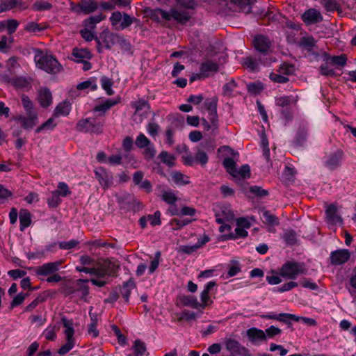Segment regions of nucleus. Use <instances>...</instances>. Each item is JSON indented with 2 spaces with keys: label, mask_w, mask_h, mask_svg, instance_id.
<instances>
[{
  "label": "nucleus",
  "mask_w": 356,
  "mask_h": 356,
  "mask_svg": "<svg viewBox=\"0 0 356 356\" xmlns=\"http://www.w3.org/2000/svg\"><path fill=\"white\" fill-rule=\"evenodd\" d=\"M148 221L152 226L159 225L161 224V212L156 211L153 215H148Z\"/></svg>",
  "instance_id": "obj_60"
},
{
  "label": "nucleus",
  "mask_w": 356,
  "mask_h": 356,
  "mask_svg": "<svg viewBox=\"0 0 356 356\" xmlns=\"http://www.w3.org/2000/svg\"><path fill=\"white\" fill-rule=\"evenodd\" d=\"M234 218V214L229 205H224L221 207V214L216 215V222L221 224L220 232H229L231 226L229 224Z\"/></svg>",
  "instance_id": "obj_6"
},
{
  "label": "nucleus",
  "mask_w": 356,
  "mask_h": 356,
  "mask_svg": "<svg viewBox=\"0 0 356 356\" xmlns=\"http://www.w3.org/2000/svg\"><path fill=\"white\" fill-rule=\"evenodd\" d=\"M223 165L227 172L232 175L234 173L236 168V161L234 158L227 157L223 161Z\"/></svg>",
  "instance_id": "obj_46"
},
{
  "label": "nucleus",
  "mask_w": 356,
  "mask_h": 356,
  "mask_svg": "<svg viewBox=\"0 0 356 356\" xmlns=\"http://www.w3.org/2000/svg\"><path fill=\"white\" fill-rule=\"evenodd\" d=\"M97 88V86L94 78H90L88 80L83 81L77 86L79 90L89 89L90 90H95Z\"/></svg>",
  "instance_id": "obj_41"
},
{
  "label": "nucleus",
  "mask_w": 356,
  "mask_h": 356,
  "mask_svg": "<svg viewBox=\"0 0 356 356\" xmlns=\"http://www.w3.org/2000/svg\"><path fill=\"white\" fill-rule=\"evenodd\" d=\"M2 79L4 81H6L8 82L11 81L12 83L17 88H27L29 86V82L28 81V80L23 77H17L12 80H9L8 79H6V78L2 76Z\"/></svg>",
  "instance_id": "obj_39"
},
{
  "label": "nucleus",
  "mask_w": 356,
  "mask_h": 356,
  "mask_svg": "<svg viewBox=\"0 0 356 356\" xmlns=\"http://www.w3.org/2000/svg\"><path fill=\"white\" fill-rule=\"evenodd\" d=\"M96 178L103 188H108L112 183V175L103 168H97L95 170Z\"/></svg>",
  "instance_id": "obj_15"
},
{
  "label": "nucleus",
  "mask_w": 356,
  "mask_h": 356,
  "mask_svg": "<svg viewBox=\"0 0 356 356\" xmlns=\"http://www.w3.org/2000/svg\"><path fill=\"white\" fill-rule=\"evenodd\" d=\"M171 179L175 184L179 186L186 185L190 183L188 177L179 172H172Z\"/></svg>",
  "instance_id": "obj_34"
},
{
  "label": "nucleus",
  "mask_w": 356,
  "mask_h": 356,
  "mask_svg": "<svg viewBox=\"0 0 356 356\" xmlns=\"http://www.w3.org/2000/svg\"><path fill=\"white\" fill-rule=\"evenodd\" d=\"M153 16L158 20H172L179 22L185 23L190 19V14L188 12L179 9H171L169 11L161 8H156L153 10Z\"/></svg>",
  "instance_id": "obj_2"
},
{
  "label": "nucleus",
  "mask_w": 356,
  "mask_h": 356,
  "mask_svg": "<svg viewBox=\"0 0 356 356\" xmlns=\"http://www.w3.org/2000/svg\"><path fill=\"white\" fill-rule=\"evenodd\" d=\"M218 64L213 60H205L200 66V72L204 76H208L211 73L217 71Z\"/></svg>",
  "instance_id": "obj_25"
},
{
  "label": "nucleus",
  "mask_w": 356,
  "mask_h": 356,
  "mask_svg": "<svg viewBox=\"0 0 356 356\" xmlns=\"http://www.w3.org/2000/svg\"><path fill=\"white\" fill-rule=\"evenodd\" d=\"M113 82L111 79L108 78L106 76H102L101 78V85L102 88L106 91V94L108 95H111L114 93L113 90L112 89Z\"/></svg>",
  "instance_id": "obj_40"
},
{
  "label": "nucleus",
  "mask_w": 356,
  "mask_h": 356,
  "mask_svg": "<svg viewBox=\"0 0 356 356\" xmlns=\"http://www.w3.org/2000/svg\"><path fill=\"white\" fill-rule=\"evenodd\" d=\"M22 104L26 113L37 112L33 106L32 101L25 95L22 96Z\"/></svg>",
  "instance_id": "obj_43"
},
{
  "label": "nucleus",
  "mask_w": 356,
  "mask_h": 356,
  "mask_svg": "<svg viewBox=\"0 0 356 356\" xmlns=\"http://www.w3.org/2000/svg\"><path fill=\"white\" fill-rule=\"evenodd\" d=\"M278 72L288 77L294 72V67L292 65L284 63L280 65Z\"/></svg>",
  "instance_id": "obj_55"
},
{
  "label": "nucleus",
  "mask_w": 356,
  "mask_h": 356,
  "mask_svg": "<svg viewBox=\"0 0 356 356\" xmlns=\"http://www.w3.org/2000/svg\"><path fill=\"white\" fill-rule=\"evenodd\" d=\"M14 42V38L13 36H10L9 38L3 35L1 37L0 40V52L6 53L11 48V44Z\"/></svg>",
  "instance_id": "obj_36"
},
{
  "label": "nucleus",
  "mask_w": 356,
  "mask_h": 356,
  "mask_svg": "<svg viewBox=\"0 0 356 356\" xmlns=\"http://www.w3.org/2000/svg\"><path fill=\"white\" fill-rule=\"evenodd\" d=\"M20 230L23 231L31 224V213L26 209H21L19 214Z\"/></svg>",
  "instance_id": "obj_26"
},
{
  "label": "nucleus",
  "mask_w": 356,
  "mask_h": 356,
  "mask_svg": "<svg viewBox=\"0 0 356 356\" xmlns=\"http://www.w3.org/2000/svg\"><path fill=\"white\" fill-rule=\"evenodd\" d=\"M243 65L251 70H256L257 69L258 63L253 58L247 57L243 60Z\"/></svg>",
  "instance_id": "obj_63"
},
{
  "label": "nucleus",
  "mask_w": 356,
  "mask_h": 356,
  "mask_svg": "<svg viewBox=\"0 0 356 356\" xmlns=\"http://www.w3.org/2000/svg\"><path fill=\"white\" fill-rule=\"evenodd\" d=\"M33 8L35 10H47L51 8V5L45 1H37L33 4Z\"/></svg>",
  "instance_id": "obj_61"
},
{
  "label": "nucleus",
  "mask_w": 356,
  "mask_h": 356,
  "mask_svg": "<svg viewBox=\"0 0 356 356\" xmlns=\"http://www.w3.org/2000/svg\"><path fill=\"white\" fill-rule=\"evenodd\" d=\"M111 25L115 30H123L133 23V18L126 13L116 11L110 17Z\"/></svg>",
  "instance_id": "obj_7"
},
{
  "label": "nucleus",
  "mask_w": 356,
  "mask_h": 356,
  "mask_svg": "<svg viewBox=\"0 0 356 356\" xmlns=\"http://www.w3.org/2000/svg\"><path fill=\"white\" fill-rule=\"evenodd\" d=\"M150 144L149 140L143 134H140L136 139V145L139 148H145Z\"/></svg>",
  "instance_id": "obj_52"
},
{
  "label": "nucleus",
  "mask_w": 356,
  "mask_h": 356,
  "mask_svg": "<svg viewBox=\"0 0 356 356\" xmlns=\"http://www.w3.org/2000/svg\"><path fill=\"white\" fill-rule=\"evenodd\" d=\"M350 254L348 250H339L332 252V263L336 265H340L346 262L350 259Z\"/></svg>",
  "instance_id": "obj_18"
},
{
  "label": "nucleus",
  "mask_w": 356,
  "mask_h": 356,
  "mask_svg": "<svg viewBox=\"0 0 356 356\" xmlns=\"http://www.w3.org/2000/svg\"><path fill=\"white\" fill-rule=\"evenodd\" d=\"M71 108V104L69 102H63L56 107L54 111V115L56 117L67 115L70 113Z\"/></svg>",
  "instance_id": "obj_32"
},
{
  "label": "nucleus",
  "mask_w": 356,
  "mask_h": 356,
  "mask_svg": "<svg viewBox=\"0 0 356 356\" xmlns=\"http://www.w3.org/2000/svg\"><path fill=\"white\" fill-rule=\"evenodd\" d=\"M60 202L59 191H54L51 192V197L47 199V204L51 207H57Z\"/></svg>",
  "instance_id": "obj_49"
},
{
  "label": "nucleus",
  "mask_w": 356,
  "mask_h": 356,
  "mask_svg": "<svg viewBox=\"0 0 356 356\" xmlns=\"http://www.w3.org/2000/svg\"><path fill=\"white\" fill-rule=\"evenodd\" d=\"M302 19L306 24H316L323 20L321 13L314 9L309 8L302 15Z\"/></svg>",
  "instance_id": "obj_14"
},
{
  "label": "nucleus",
  "mask_w": 356,
  "mask_h": 356,
  "mask_svg": "<svg viewBox=\"0 0 356 356\" xmlns=\"http://www.w3.org/2000/svg\"><path fill=\"white\" fill-rule=\"evenodd\" d=\"M270 79L275 83H284L289 81V78L281 73L271 72L269 75Z\"/></svg>",
  "instance_id": "obj_51"
},
{
  "label": "nucleus",
  "mask_w": 356,
  "mask_h": 356,
  "mask_svg": "<svg viewBox=\"0 0 356 356\" xmlns=\"http://www.w3.org/2000/svg\"><path fill=\"white\" fill-rule=\"evenodd\" d=\"M55 126H56V124L54 123V119L49 118L44 123H43L41 126L38 127L35 130V132L40 133V131H42L44 129L51 130L55 127Z\"/></svg>",
  "instance_id": "obj_58"
},
{
  "label": "nucleus",
  "mask_w": 356,
  "mask_h": 356,
  "mask_svg": "<svg viewBox=\"0 0 356 356\" xmlns=\"http://www.w3.org/2000/svg\"><path fill=\"white\" fill-rule=\"evenodd\" d=\"M26 115H19L15 119L19 122L22 127L25 129H31L35 127L38 122V113H26Z\"/></svg>",
  "instance_id": "obj_9"
},
{
  "label": "nucleus",
  "mask_w": 356,
  "mask_h": 356,
  "mask_svg": "<svg viewBox=\"0 0 356 356\" xmlns=\"http://www.w3.org/2000/svg\"><path fill=\"white\" fill-rule=\"evenodd\" d=\"M159 156L163 163H165L169 166H172L175 163V156L172 154H168L167 152H161Z\"/></svg>",
  "instance_id": "obj_47"
},
{
  "label": "nucleus",
  "mask_w": 356,
  "mask_h": 356,
  "mask_svg": "<svg viewBox=\"0 0 356 356\" xmlns=\"http://www.w3.org/2000/svg\"><path fill=\"white\" fill-rule=\"evenodd\" d=\"M291 103V98L288 96L277 97L275 99V104L278 106L286 107Z\"/></svg>",
  "instance_id": "obj_62"
},
{
  "label": "nucleus",
  "mask_w": 356,
  "mask_h": 356,
  "mask_svg": "<svg viewBox=\"0 0 356 356\" xmlns=\"http://www.w3.org/2000/svg\"><path fill=\"white\" fill-rule=\"evenodd\" d=\"M61 321L63 326V333L65 334V338L67 339H75L74 335V321L72 319H68L65 317H63L61 318Z\"/></svg>",
  "instance_id": "obj_23"
},
{
  "label": "nucleus",
  "mask_w": 356,
  "mask_h": 356,
  "mask_svg": "<svg viewBox=\"0 0 356 356\" xmlns=\"http://www.w3.org/2000/svg\"><path fill=\"white\" fill-rule=\"evenodd\" d=\"M347 58L345 55H340L337 56H332L330 58V61L332 64L343 66L346 63Z\"/></svg>",
  "instance_id": "obj_64"
},
{
  "label": "nucleus",
  "mask_w": 356,
  "mask_h": 356,
  "mask_svg": "<svg viewBox=\"0 0 356 356\" xmlns=\"http://www.w3.org/2000/svg\"><path fill=\"white\" fill-rule=\"evenodd\" d=\"M160 257H161V252H156L155 254V257L154 258V259H152L151 261L150 265L148 268V272L149 274L153 273L156 270V269L158 268V266L159 265Z\"/></svg>",
  "instance_id": "obj_57"
},
{
  "label": "nucleus",
  "mask_w": 356,
  "mask_h": 356,
  "mask_svg": "<svg viewBox=\"0 0 356 356\" xmlns=\"http://www.w3.org/2000/svg\"><path fill=\"white\" fill-rule=\"evenodd\" d=\"M134 287L135 284L132 280H129L128 282L124 283L122 289L121 293L127 302L129 300L131 290L133 289Z\"/></svg>",
  "instance_id": "obj_44"
},
{
  "label": "nucleus",
  "mask_w": 356,
  "mask_h": 356,
  "mask_svg": "<svg viewBox=\"0 0 356 356\" xmlns=\"http://www.w3.org/2000/svg\"><path fill=\"white\" fill-rule=\"evenodd\" d=\"M56 325H49L44 330L43 335L47 340L54 341L56 339Z\"/></svg>",
  "instance_id": "obj_45"
},
{
  "label": "nucleus",
  "mask_w": 356,
  "mask_h": 356,
  "mask_svg": "<svg viewBox=\"0 0 356 356\" xmlns=\"http://www.w3.org/2000/svg\"><path fill=\"white\" fill-rule=\"evenodd\" d=\"M321 4L327 11H334L339 8V4L334 0H321Z\"/></svg>",
  "instance_id": "obj_53"
},
{
  "label": "nucleus",
  "mask_w": 356,
  "mask_h": 356,
  "mask_svg": "<svg viewBox=\"0 0 356 356\" xmlns=\"http://www.w3.org/2000/svg\"><path fill=\"white\" fill-rule=\"evenodd\" d=\"M237 9L245 13H251V5L253 0H230Z\"/></svg>",
  "instance_id": "obj_29"
},
{
  "label": "nucleus",
  "mask_w": 356,
  "mask_h": 356,
  "mask_svg": "<svg viewBox=\"0 0 356 356\" xmlns=\"http://www.w3.org/2000/svg\"><path fill=\"white\" fill-rule=\"evenodd\" d=\"M120 101V98L116 99H108L96 106L94 108L95 111L104 113L107 110L110 109L112 106L117 104Z\"/></svg>",
  "instance_id": "obj_30"
},
{
  "label": "nucleus",
  "mask_w": 356,
  "mask_h": 356,
  "mask_svg": "<svg viewBox=\"0 0 356 356\" xmlns=\"http://www.w3.org/2000/svg\"><path fill=\"white\" fill-rule=\"evenodd\" d=\"M283 238L289 244H294L296 241V234L293 230L287 229L283 234Z\"/></svg>",
  "instance_id": "obj_54"
},
{
  "label": "nucleus",
  "mask_w": 356,
  "mask_h": 356,
  "mask_svg": "<svg viewBox=\"0 0 356 356\" xmlns=\"http://www.w3.org/2000/svg\"><path fill=\"white\" fill-rule=\"evenodd\" d=\"M105 18V16L102 14H99L95 16L90 17L83 21V25L84 29H90L93 31L95 28V25L99 23Z\"/></svg>",
  "instance_id": "obj_28"
},
{
  "label": "nucleus",
  "mask_w": 356,
  "mask_h": 356,
  "mask_svg": "<svg viewBox=\"0 0 356 356\" xmlns=\"http://www.w3.org/2000/svg\"><path fill=\"white\" fill-rule=\"evenodd\" d=\"M77 129L83 132L100 133L103 129V122L95 118H88L80 120L76 125Z\"/></svg>",
  "instance_id": "obj_5"
},
{
  "label": "nucleus",
  "mask_w": 356,
  "mask_h": 356,
  "mask_svg": "<svg viewBox=\"0 0 356 356\" xmlns=\"http://www.w3.org/2000/svg\"><path fill=\"white\" fill-rule=\"evenodd\" d=\"M38 100L41 106H49L52 102V96L49 90L46 88H41L38 92Z\"/></svg>",
  "instance_id": "obj_22"
},
{
  "label": "nucleus",
  "mask_w": 356,
  "mask_h": 356,
  "mask_svg": "<svg viewBox=\"0 0 356 356\" xmlns=\"http://www.w3.org/2000/svg\"><path fill=\"white\" fill-rule=\"evenodd\" d=\"M61 261H55L46 263L39 267L36 270V274L38 275L47 276L51 273L57 271Z\"/></svg>",
  "instance_id": "obj_16"
},
{
  "label": "nucleus",
  "mask_w": 356,
  "mask_h": 356,
  "mask_svg": "<svg viewBox=\"0 0 356 356\" xmlns=\"http://www.w3.org/2000/svg\"><path fill=\"white\" fill-rule=\"evenodd\" d=\"M161 197L165 202L171 206H173L178 200L176 193L171 189L163 190L161 194Z\"/></svg>",
  "instance_id": "obj_31"
},
{
  "label": "nucleus",
  "mask_w": 356,
  "mask_h": 356,
  "mask_svg": "<svg viewBox=\"0 0 356 356\" xmlns=\"http://www.w3.org/2000/svg\"><path fill=\"white\" fill-rule=\"evenodd\" d=\"M246 335L249 341L254 345H259L266 341V334L264 330L256 327H252L246 331Z\"/></svg>",
  "instance_id": "obj_11"
},
{
  "label": "nucleus",
  "mask_w": 356,
  "mask_h": 356,
  "mask_svg": "<svg viewBox=\"0 0 356 356\" xmlns=\"http://www.w3.org/2000/svg\"><path fill=\"white\" fill-rule=\"evenodd\" d=\"M207 109L209 112V119L211 124L216 127L218 122V115L216 111V104L212 101H207L205 102Z\"/></svg>",
  "instance_id": "obj_27"
},
{
  "label": "nucleus",
  "mask_w": 356,
  "mask_h": 356,
  "mask_svg": "<svg viewBox=\"0 0 356 356\" xmlns=\"http://www.w3.org/2000/svg\"><path fill=\"white\" fill-rule=\"evenodd\" d=\"M16 0H5L0 3V13L10 10L15 6Z\"/></svg>",
  "instance_id": "obj_56"
},
{
  "label": "nucleus",
  "mask_w": 356,
  "mask_h": 356,
  "mask_svg": "<svg viewBox=\"0 0 356 356\" xmlns=\"http://www.w3.org/2000/svg\"><path fill=\"white\" fill-rule=\"evenodd\" d=\"M76 339H67L65 338V343L60 348L58 353L60 355H65L68 352H70L75 346Z\"/></svg>",
  "instance_id": "obj_38"
},
{
  "label": "nucleus",
  "mask_w": 356,
  "mask_h": 356,
  "mask_svg": "<svg viewBox=\"0 0 356 356\" xmlns=\"http://www.w3.org/2000/svg\"><path fill=\"white\" fill-rule=\"evenodd\" d=\"M227 350L232 355H238L241 356H248V350L241 346L240 343L233 339H227L225 341Z\"/></svg>",
  "instance_id": "obj_10"
},
{
  "label": "nucleus",
  "mask_w": 356,
  "mask_h": 356,
  "mask_svg": "<svg viewBox=\"0 0 356 356\" xmlns=\"http://www.w3.org/2000/svg\"><path fill=\"white\" fill-rule=\"evenodd\" d=\"M282 277L280 275V270L278 272L273 270L270 275L266 276V281L271 285L278 284L282 282Z\"/></svg>",
  "instance_id": "obj_42"
},
{
  "label": "nucleus",
  "mask_w": 356,
  "mask_h": 356,
  "mask_svg": "<svg viewBox=\"0 0 356 356\" xmlns=\"http://www.w3.org/2000/svg\"><path fill=\"white\" fill-rule=\"evenodd\" d=\"M134 351L136 354V356H142L145 354V352L146 350L145 345V343L140 341V340H136L134 342V345L133 347Z\"/></svg>",
  "instance_id": "obj_50"
},
{
  "label": "nucleus",
  "mask_w": 356,
  "mask_h": 356,
  "mask_svg": "<svg viewBox=\"0 0 356 356\" xmlns=\"http://www.w3.org/2000/svg\"><path fill=\"white\" fill-rule=\"evenodd\" d=\"M159 131V126L155 122H149L147 126V132L152 137H156Z\"/></svg>",
  "instance_id": "obj_59"
},
{
  "label": "nucleus",
  "mask_w": 356,
  "mask_h": 356,
  "mask_svg": "<svg viewBox=\"0 0 356 356\" xmlns=\"http://www.w3.org/2000/svg\"><path fill=\"white\" fill-rule=\"evenodd\" d=\"M261 220L264 223L271 227L279 225L278 219L268 211H264L263 213Z\"/></svg>",
  "instance_id": "obj_37"
},
{
  "label": "nucleus",
  "mask_w": 356,
  "mask_h": 356,
  "mask_svg": "<svg viewBox=\"0 0 356 356\" xmlns=\"http://www.w3.org/2000/svg\"><path fill=\"white\" fill-rule=\"evenodd\" d=\"M97 3L93 0H82L79 3H70V10L76 13L89 14L97 9Z\"/></svg>",
  "instance_id": "obj_8"
},
{
  "label": "nucleus",
  "mask_w": 356,
  "mask_h": 356,
  "mask_svg": "<svg viewBox=\"0 0 356 356\" xmlns=\"http://www.w3.org/2000/svg\"><path fill=\"white\" fill-rule=\"evenodd\" d=\"M19 25V22L13 19L6 20V30L8 34L12 35L14 33Z\"/></svg>",
  "instance_id": "obj_48"
},
{
  "label": "nucleus",
  "mask_w": 356,
  "mask_h": 356,
  "mask_svg": "<svg viewBox=\"0 0 356 356\" xmlns=\"http://www.w3.org/2000/svg\"><path fill=\"white\" fill-rule=\"evenodd\" d=\"M92 307H90V309L89 312V315L90 318V323L88 326V335L92 337V338H96L99 335V331L97 329V325L98 323V316L95 313L92 312Z\"/></svg>",
  "instance_id": "obj_20"
},
{
  "label": "nucleus",
  "mask_w": 356,
  "mask_h": 356,
  "mask_svg": "<svg viewBox=\"0 0 356 356\" xmlns=\"http://www.w3.org/2000/svg\"><path fill=\"white\" fill-rule=\"evenodd\" d=\"M181 302L184 306L191 307L193 309H198L200 307V303L193 296H183L181 298Z\"/></svg>",
  "instance_id": "obj_35"
},
{
  "label": "nucleus",
  "mask_w": 356,
  "mask_h": 356,
  "mask_svg": "<svg viewBox=\"0 0 356 356\" xmlns=\"http://www.w3.org/2000/svg\"><path fill=\"white\" fill-rule=\"evenodd\" d=\"M135 113L134 118L136 120L137 116H139L138 120L141 122L143 119L146 116V115L149 111V106L147 102L143 100H140L134 104Z\"/></svg>",
  "instance_id": "obj_17"
},
{
  "label": "nucleus",
  "mask_w": 356,
  "mask_h": 356,
  "mask_svg": "<svg viewBox=\"0 0 356 356\" xmlns=\"http://www.w3.org/2000/svg\"><path fill=\"white\" fill-rule=\"evenodd\" d=\"M36 66L50 74H56L61 71L62 66L58 60L47 52L37 50L34 56Z\"/></svg>",
  "instance_id": "obj_1"
},
{
  "label": "nucleus",
  "mask_w": 356,
  "mask_h": 356,
  "mask_svg": "<svg viewBox=\"0 0 356 356\" xmlns=\"http://www.w3.org/2000/svg\"><path fill=\"white\" fill-rule=\"evenodd\" d=\"M232 176L235 179H246L250 177V168L248 165H243L239 169H235Z\"/></svg>",
  "instance_id": "obj_33"
},
{
  "label": "nucleus",
  "mask_w": 356,
  "mask_h": 356,
  "mask_svg": "<svg viewBox=\"0 0 356 356\" xmlns=\"http://www.w3.org/2000/svg\"><path fill=\"white\" fill-rule=\"evenodd\" d=\"M216 285V283L214 281H210L205 285L204 290L200 294L201 302L200 303L201 308L204 309L213 302L211 298V293Z\"/></svg>",
  "instance_id": "obj_12"
},
{
  "label": "nucleus",
  "mask_w": 356,
  "mask_h": 356,
  "mask_svg": "<svg viewBox=\"0 0 356 356\" xmlns=\"http://www.w3.org/2000/svg\"><path fill=\"white\" fill-rule=\"evenodd\" d=\"M343 153L341 151H337L324 157V165L329 169L333 170L337 168L341 162Z\"/></svg>",
  "instance_id": "obj_13"
},
{
  "label": "nucleus",
  "mask_w": 356,
  "mask_h": 356,
  "mask_svg": "<svg viewBox=\"0 0 356 356\" xmlns=\"http://www.w3.org/2000/svg\"><path fill=\"white\" fill-rule=\"evenodd\" d=\"M91 58V53L86 49L75 48L73 49L72 59L76 63H81L85 60H88Z\"/></svg>",
  "instance_id": "obj_21"
},
{
  "label": "nucleus",
  "mask_w": 356,
  "mask_h": 356,
  "mask_svg": "<svg viewBox=\"0 0 356 356\" xmlns=\"http://www.w3.org/2000/svg\"><path fill=\"white\" fill-rule=\"evenodd\" d=\"M254 45L258 51L266 54L270 49V42L266 37L258 35L254 40Z\"/></svg>",
  "instance_id": "obj_19"
},
{
  "label": "nucleus",
  "mask_w": 356,
  "mask_h": 356,
  "mask_svg": "<svg viewBox=\"0 0 356 356\" xmlns=\"http://www.w3.org/2000/svg\"><path fill=\"white\" fill-rule=\"evenodd\" d=\"M325 220L330 228L333 229L343 224L339 207L336 204L327 205L325 210Z\"/></svg>",
  "instance_id": "obj_4"
},
{
  "label": "nucleus",
  "mask_w": 356,
  "mask_h": 356,
  "mask_svg": "<svg viewBox=\"0 0 356 356\" xmlns=\"http://www.w3.org/2000/svg\"><path fill=\"white\" fill-rule=\"evenodd\" d=\"M106 267H107V263H105L104 267L101 269L77 266L76 268V270L79 272H83L86 273L95 274L99 277H103L105 275L111 273L110 270Z\"/></svg>",
  "instance_id": "obj_24"
},
{
  "label": "nucleus",
  "mask_w": 356,
  "mask_h": 356,
  "mask_svg": "<svg viewBox=\"0 0 356 356\" xmlns=\"http://www.w3.org/2000/svg\"><path fill=\"white\" fill-rule=\"evenodd\" d=\"M305 271L303 263L287 261L280 268V275L284 280H295L299 275L305 273Z\"/></svg>",
  "instance_id": "obj_3"
}]
</instances>
